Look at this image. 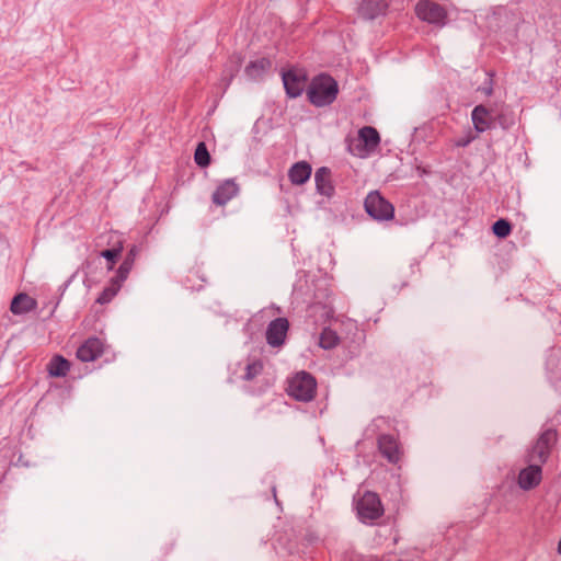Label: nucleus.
Wrapping results in <instances>:
<instances>
[{
	"label": "nucleus",
	"instance_id": "1",
	"mask_svg": "<svg viewBox=\"0 0 561 561\" xmlns=\"http://www.w3.org/2000/svg\"><path fill=\"white\" fill-rule=\"evenodd\" d=\"M307 94L312 104L324 106L336 99L337 84L330 76L321 75L311 81Z\"/></svg>",
	"mask_w": 561,
	"mask_h": 561
},
{
	"label": "nucleus",
	"instance_id": "2",
	"mask_svg": "<svg viewBox=\"0 0 561 561\" xmlns=\"http://www.w3.org/2000/svg\"><path fill=\"white\" fill-rule=\"evenodd\" d=\"M316 379L306 371L297 373L288 381L287 392L298 401H310L316 396Z\"/></svg>",
	"mask_w": 561,
	"mask_h": 561
},
{
	"label": "nucleus",
	"instance_id": "3",
	"mask_svg": "<svg viewBox=\"0 0 561 561\" xmlns=\"http://www.w3.org/2000/svg\"><path fill=\"white\" fill-rule=\"evenodd\" d=\"M380 137L376 128L365 126L359 129L357 138L351 140L348 149L355 157L366 158L375 151Z\"/></svg>",
	"mask_w": 561,
	"mask_h": 561
},
{
	"label": "nucleus",
	"instance_id": "4",
	"mask_svg": "<svg viewBox=\"0 0 561 561\" xmlns=\"http://www.w3.org/2000/svg\"><path fill=\"white\" fill-rule=\"evenodd\" d=\"M364 207L366 213L376 220H391L394 216V207L378 191L368 193Z\"/></svg>",
	"mask_w": 561,
	"mask_h": 561
},
{
	"label": "nucleus",
	"instance_id": "5",
	"mask_svg": "<svg viewBox=\"0 0 561 561\" xmlns=\"http://www.w3.org/2000/svg\"><path fill=\"white\" fill-rule=\"evenodd\" d=\"M557 442V432L553 430L545 431L527 455V462H537L543 465L550 454L552 446Z\"/></svg>",
	"mask_w": 561,
	"mask_h": 561
},
{
	"label": "nucleus",
	"instance_id": "6",
	"mask_svg": "<svg viewBox=\"0 0 561 561\" xmlns=\"http://www.w3.org/2000/svg\"><path fill=\"white\" fill-rule=\"evenodd\" d=\"M357 513L363 520H373L383 513L381 502L376 493L366 492L357 501Z\"/></svg>",
	"mask_w": 561,
	"mask_h": 561
},
{
	"label": "nucleus",
	"instance_id": "7",
	"mask_svg": "<svg viewBox=\"0 0 561 561\" xmlns=\"http://www.w3.org/2000/svg\"><path fill=\"white\" fill-rule=\"evenodd\" d=\"M415 13L421 20L428 23L445 24L446 11L435 2L428 0L420 1L415 7Z\"/></svg>",
	"mask_w": 561,
	"mask_h": 561
},
{
	"label": "nucleus",
	"instance_id": "8",
	"mask_svg": "<svg viewBox=\"0 0 561 561\" xmlns=\"http://www.w3.org/2000/svg\"><path fill=\"white\" fill-rule=\"evenodd\" d=\"M542 465L537 462H528L517 476V484L524 491L536 489L542 480Z\"/></svg>",
	"mask_w": 561,
	"mask_h": 561
},
{
	"label": "nucleus",
	"instance_id": "9",
	"mask_svg": "<svg viewBox=\"0 0 561 561\" xmlns=\"http://www.w3.org/2000/svg\"><path fill=\"white\" fill-rule=\"evenodd\" d=\"M283 82L286 93L290 98H297L306 87L307 75L304 70L293 69L283 73Z\"/></svg>",
	"mask_w": 561,
	"mask_h": 561
},
{
	"label": "nucleus",
	"instance_id": "10",
	"mask_svg": "<svg viewBox=\"0 0 561 561\" xmlns=\"http://www.w3.org/2000/svg\"><path fill=\"white\" fill-rule=\"evenodd\" d=\"M239 185L233 180H225L217 185L211 201L217 206H225L239 194Z\"/></svg>",
	"mask_w": 561,
	"mask_h": 561
},
{
	"label": "nucleus",
	"instance_id": "11",
	"mask_svg": "<svg viewBox=\"0 0 561 561\" xmlns=\"http://www.w3.org/2000/svg\"><path fill=\"white\" fill-rule=\"evenodd\" d=\"M289 323L285 318H277L273 320L266 330V340L271 346H280L286 337Z\"/></svg>",
	"mask_w": 561,
	"mask_h": 561
},
{
	"label": "nucleus",
	"instance_id": "12",
	"mask_svg": "<svg viewBox=\"0 0 561 561\" xmlns=\"http://www.w3.org/2000/svg\"><path fill=\"white\" fill-rule=\"evenodd\" d=\"M471 121L477 133H484L494 126L495 117L490 108L480 104L472 110Z\"/></svg>",
	"mask_w": 561,
	"mask_h": 561
},
{
	"label": "nucleus",
	"instance_id": "13",
	"mask_svg": "<svg viewBox=\"0 0 561 561\" xmlns=\"http://www.w3.org/2000/svg\"><path fill=\"white\" fill-rule=\"evenodd\" d=\"M103 352V344L96 337L88 339L77 351V357L81 362L95 360Z\"/></svg>",
	"mask_w": 561,
	"mask_h": 561
},
{
	"label": "nucleus",
	"instance_id": "14",
	"mask_svg": "<svg viewBox=\"0 0 561 561\" xmlns=\"http://www.w3.org/2000/svg\"><path fill=\"white\" fill-rule=\"evenodd\" d=\"M387 2L385 0H362L358 14L365 20H373L385 13Z\"/></svg>",
	"mask_w": 561,
	"mask_h": 561
},
{
	"label": "nucleus",
	"instance_id": "15",
	"mask_svg": "<svg viewBox=\"0 0 561 561\" xmlns=\"http://www.w3.org/2000/svg\"><path fill=\"white\" fill-rule=\"evenodd\" d=\"M314 182L317 192L325 197L334 194V186L331 180V172L328 168H320L316 171Z\"/></svg>",
	"mask_w": 561,
	"mask_h": 561
},
{
	"label": "nucleus",
	"instance_id": "16",
	"mask_svg": "<svg viewBox=\"0 0 561 561\" xmlns=\"http://www.w3.org/2000/svg\"><path fill=\"white\" fill-rule=\"evenodd\" d=\"M379 450L390 461L397 462L400 458V450L396 439L389 435L380 436L378 440Z\"/></svg>",
	"mask_w": 561,
	"mask_h": 561
},
{
	"label": "nucleus",
	"instance_id": "17",
	"mask_svg": "<svg viewBox=\"0 0 561 561\" xmlns=\"http://www.w3.org/2000/svg\"><path fill=\"white\" fill-rule=\"evenodd\" d=\"M311 175V167L305 161L295 163L288 172L289 180L293 184L301 185L309 180Z\"/></svg>",
	"mask_w": 561,
	"mask_h": 561
},
{
	"label": "nucleus",
	"instance_id": "18",
	"mask_svg": "<svg viewBox=\"0 0 561 561\" xmlns=\"http://www.w3.org/2000/svg\"><path fill=\"white\" fill-rule=\"evenodd\" d=\"M36 307V300L27 294L16 295L10 306V310L14 314H24Z\"/></svg>",
	"mask_w": 561,
	"mask_h": 561
},
{
	"label": "nucleus",
	"instance_id": "19",
	"mask_svg": "<svg viewBox=\"0 0 561 561\" xmlns=\"http://www.w3.org/2000/svg\"><path fill=\"white\" fill-rule=\"evenodd\" d=\"M70 369V363L61 355H55L47 364L51 377H65Z\"/></svg>",
	"mask_w": 561,
	"mask_h": 561
},
{
	"label": "nucleus",
	"instance_id": "20",
	"mask_svg": "<svg viewBox=\"0 0 561 561\" xmlns=\"http://www.w3.org/2000/svg\"><path fill=\"white\" fill-rule=\"evenodd\" d=\"M138 254V249L136 247H133L129 251V253L127 254L126 259L124 260V262L122 263V265L119 266L118 271H117V275L115 276V278H117L118 280H121L122 283H124L131 268H133V265H134V262H135V257L136 255Z\"/></svg>",
	"mask_w": 561,
	"mask_h": 561
},
{
	"label": "nucleus",
	"instance_id": "21",
	"mask_svg": "<svg viewBox=\"0 0 561 561\" xmlns=\"http://www.w3.org/2000/svg\"><path fill=\"white\" fill-rule=\"evenodd\" d=\"M122 284L123 283L117 278H112L110 285L105 287L101 295L98 297L96 302L100 305L108 304L117 295Z\"/></svg>",
	"mask_w": 561,
	"mask_h": 561
},
{
	"label": "nucleus",
	"instance_id": "22",
	"mask_svg": "<svg viewBox=\"0 0 561 561\" xmlns=\"http://www.w3.org/2000/svg\"><path fill=\"white\" fill-rule=\"evenodd\" d=\"M270 67L271 62L267 59L262 58L248 65L245 71L250 78L256 79Z\"/></svg>",
	"mask_w": 561,
	"mask_h": 561
},
{
	"label": "nucleus",
	"instance_id": "23",
	"mask_svg": "<svg viewBox=\"0 0 561 561\" xmlns=\"http://www.w3.org/2000/svg\"><path fill=\"white\" fill-rule=\"evenodd\" d=\"M339 343V336L330 329H324L320 335L319 345L322 348L329 350L336 346Z\"/></svg>",
	"mask_w": 561,
	"mask_h": 561
},
{
	"label": "nucleus",
	"instance_id": "24",
	"mask_svg": "<svg viewBox=\"0 0 561 561\" xmlns=\"http://www.w3.org/2000/svg\"><path fill=\"white\" fill-rule=\"evenodd\" d=\"M194 159H195L196 164H198L202 168H205L209 164L210 156H209L207 147L204 142H199L197 145L195 153H194Z\"/></svg>",
	"mask_w": 561,
	"mask_h": 561
},
{
	"label": "nucleus",
	"instance_id": "25",
	"mask_svg": "<svg viewBox=\"0 0 561 561\" xmlns=\"http://www.w3.org/2000/svg\"><path fill=\"white\" fill-rule=\"evenodd\" d=\"M493 233L499 238H506L511 233V225L505 219H499L492 227Z\"/></svg>",
	"mask_w": 561,
	"mask_h": 561
},
{
	"label": "nucleus",
	"instance_id": "26",
	"mask_svg": "<svg viewBox=\"0 0 561 561\" xmlns=\"http://www.w3.org/2000/svg\"><path fill=\"white\" fill-rule=\"evenodd\" d=\"M263 370V363L261 360H254L247 365L245 367V380H252L256 376H259Z\"/></svg>",
	"mask_w": 561,
	"mask_h": 561
},
{
	"label": "nucleus",
	"instance_id": "27",
	"mask_svg": "<svg viewBox=\"0 0 561 561\" xmlns=\"http://www.w3.org/2000/svg\"><path fill=\"white\" fill-rule=\"evenodd\" d=\"M119 254H121L119 249L104 250L101 252V255L111 262L108 270L113 268L114 262L118 257Z\"/></svg>",
	"mask_w": 561,
	"mask_h": 561
},
{
	"label": "nucleus",
	"instance_id": "28",
	"mask_svg": "<svg viewBox=\"0 0 561 561\" xmlns=\"http://www.w3.org/2000/svg\"><path fill=\"white\" fill-rule=\"evenodd\" d=\"M495 119H497L499 124L504 129L508 128L510 124L506 123V118H505V116L503 114L497 115V117Z\"/></svg>",
	"mask_w": 561,
	"mask_h": 561
},
{
	"label": "nucleus",
	"instance_id": "29",
	"mask_svg": "<svg viewBox=\"0 0 561 561\" xmlns=\"http://www.w3.org/2000/svg\"><path fill=\"white\" fill-rule=\"evenodd\" d=\"M472 139H473V137H472V138H468V139H462V140H460V141H458V142H457V145H458V146H461V147H465V146H467V145L472 140Z\"/></svg>",
	"mask_w": 561,
	"mask_h": 561
},
{
	"label": "nucleus",
	"instance_id": "30",
	"mask_svg": "<svg viewBox=\"0 0 561 561\" xmlns=\"http://www.w3.org/2000/svg\"><path fill=\"white\" fill-rule=\"evenodd\" d=\"M557 551L561 556V537H560V540L558 542Z\"/></svg>",
	"mask_w": 561,
	"mask_h": 561
},
{
	"label": "nucleus",
	"instance_id": "31",
	"mask_svg": "<svg viewBox=\"0 0 561 561\" xmlns=\"http://www.w3.org/2000/svg\"><path fill=\"white\" fill-rule=\"evenodd\" d=\"M484 92H485V94H486V95H490V94L492 93V89H491V88L485 89V91H484Z\"/></svg>",
	"mask_w": 561,
	"mask_h": 561
}]
</instances>
